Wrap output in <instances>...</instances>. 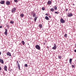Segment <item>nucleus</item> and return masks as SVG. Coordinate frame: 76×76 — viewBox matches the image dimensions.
<instances>
[{
	"label": "nucleus",
	"instance_id": "obj_1",
	"mask_svg": "<svg viewBox=\"0 0 76 76\" xmlns=\"http://www.w3.org/2000/svg\"><path fill=\"white\" fill-rule=\"evenodd\" d=\"M16 8L15 7H14L11 10V12L12 13H14L16 12Z\"/></svg>",
	"mask_w": 76,
	"mask_h": 76
},
{
	"label": "nucleus",
	"instance_id": "obj_2",
	"mask_svg": "<svg viewBox=\"0 0 76 76\" xmlns=\"http://www.w3.org/2000/svg\"><path fill=\"white\" fill-rule=\"evenodd\" d=\"M35 48L36 49H37V50H40L41 49V47H40V46H39V45H37L35 46Z\"/></svg>",
	"mask_w": 76,
	"mask_h": 76
},
{
	"label": "nucleus",
	"instance_id": "obj_3",
	"mask_svg": "<svg viewBox=\"0 0 76 76\" xmlns=\"http://www.w3.org/2000/svg\"><path fill=\"white\" fill-rule=\"evenodd\" d=\"M57 48V45H56V44L55 43L54 44V47L52 48V49L53 50H56Z\"/></svg>",
	"mask_w": 76,
	"mask_h": 76
},
{
	"label": "nucleus",
	"instance_id": "obj_4",
	"mask_svg": "<svg viewBox=\"0 0 76 76\" xmlns=\"http://www.w3.org/2000/svg\"><path fill=\"white\" fill-rule=\"evenodd\" d=\"M17 66L18 67V69L19 70H20V64H19V62H18V61H17Z\"/></svg>",
	"mask_w": 76,
	"mask_h": 76
},
{
	"label": "nucleus",
	"instance_id": "obj_5",
	"mask_svg": "<svg viewBox=\"0 0 76 76\" xmlns=\"http://www.w3.org/2000/svg\"><path fill=\"white\" fill-rule=\"evenodd\" d=\"M60 22L61 23H65V21L64 20H63V18H61L60 20Z\"/></svg>",
	"mask_w": 76,
	"mask_h": 76
},
{
	"label": "nucleus",
	"instance_id": "obj_6",
	"mask_svg": "<svg viewBox=\"0 0 76 76\" xmlns=\"http://www.w3.org/2000/svg\"><path fill=\"white\" fill-rule=\"evenodd\" d=\"M73 16V14L72 13H69L68 14V17H72V16Z\"/></svg>",
	"mask_w": 76,
	"mask_h": 76
},
{
	"label": "nucleus",
	"instance_id": "obj_7",
	"mask_svg": "<svg viewBox=\"0 0 76 76\" xmlns=\"http://www.w3.org/2000/svg\"><path fill=\"white\" fill-rule=\"evenodd\" d=\"M7 56H10V57H11L12 55H11V53H10L9 52H8L7 53Z\"/></svg>",
	"mask_w": 76,
	"mask_h": 76
},
{
	"label": "nucleus",
	"instance_id": "obj_8",
	"mask_svg": "<svg viewBox=\"0 0 76 76\" xmlns=\"http://www.w3.org/2000/svg\"><path fill=\"white\" fill-rule=\"evenodd\" d=\"M10 3V2L9 1H8L6 2V4L7 6H9Z\"/></svg>",
	"mask_w": 76,
	"mask_h": 76
},
{
	"label": "nucleus",
	"instance_id": "obj_9",
	"mask_svg": "<svg viewBox=\"0 0 76 76\" xmlns=\"http://www.w3.org/2000/svg\"><path fill=\"white\" fill-rule=\"evenodd\" d=\"M4 34L5 35H7V29H5V31L4 33Z\"/></svg>",
	"mask_w": 76,
	"mask_h": 76
},
{
	"label": "nucleus",
	"instance_id": "obj_10",
	"mask_svg": "<svg viewBox=\"0 0 76 76\" xmlns=\"http://www.w3.org/2000/svg\"><path fill=\"white\" fill-rule=\"evenodd\" d=\"M5 2V1L1 0V1H0V3L1 4H3Z\"/></svg>",
	"mask_w": 76,
	"mask_h": 76
},
{
	"label": "nucleus",
	"instance_id": "obj_11",
	"mask_svg": "<svg viewBox=\"0 0 76 76\" xmlns=\"http://www.w3.org/2000/svg\"><path fill=\"white\" fill-rule=\"evenodd\" d=\"M51 4V1H49V0L48 1L47 3V4L48 5H50Z\"/></svg>",
	"mask_w": 76,
	"mask_h": 76
},
{
	"label": "nucleus",
	"instance_id": "obj_12",
	"mask_svg": "<svg viewBox=\"0 0 76 76\" xmlns=\"http://www.w3.org/2000/svg\"><path fill=\"white\" fill-rule=\"evenodd\" d=\"M7 66H6V65H5L4 66V70H5V71H7Z\"/></svg>",
	"mask_w": 76,
	"mask_h": 76
},
{
	"label": "nucleus",
	"instance_id": "obj_13",
	"mask_svg": "<svg viewBox=\"0 0 76 76\" xmlns=\"http://www.w3.org/2000/svg\"><path fill=\"white\" fill-rule=\"evenodd\" d=\"M0 63H1L2 64H3L4 63V61L2 59H0Z\"/></svg>",
	"mask_w": 76,
	"mask_h": 76
},
{
	"label": "nucleus",
	"instance_id": "obj_14",
	"mask_svg": "<svg viewBox=\"0 0 76 76\" xmlns=\"http://www.w3.org/2000/svg\"><path fill=\"white\" fill-rule=\"evenodd\" d=\"M72 59L70 58V59H69V64H70L71 65H72Z\"/></svg>",
	"mask_w": 76,
	"mask_h": 76
},
{
	"label": "nucleus",
	"instance_id": "obj_15",
	"mask_svg": "<svg viewBox=\"0 0 76 76\" xmlns=\"http://www.w3.org/2000/svg\"><path fill=\"white\" fill-rule=\"evenodd\" d=\"M45 19L46 20H49V18L47 16H46L45 17Z\"/></svg>",
	"mask_w": 76,
	"mask_h": 76
},
{
	"label": "nucleus",
	"instance_id": "obj_16",
	"mask_svg": "<svg viewBox=\"0 0 76 76\" xmlns=\"http://www.w3.org/2000/svg\"><path fill=\"white\" fill-rule=\"evenodd\" d=\"M20 16L21 18H23L24 17V14H21L20 15Z\"/></svg>",
	"mask_w": 76,
	"mask_h": 76
},
{
	"label": "nucleus",
	"instance_id": "obj_17",
	"mask_svg": "<svg viewBox=\"0 0 76 76\" xmlns=\"http://www.w3.org/2000/svg\"><path fill=\"white\" fill-rule=\"evenodd\" d=\"M37 18H38V17L37 16L35 17L34 18V21L36 22V20H37Z\"/></svg>",
	"mask_w": 76,
	"mask_h": 76
},
{
	"label": "nucleus",
	"instance_id": "obj_18",
	"mask_svg": "<svg viewBox=\"0 0 76 76\" xmlns=\"http://www.w3.org/2000/svg\"><path fill=\"white\" fill-rule=\"evenodd\" d=\"M35 16H36V14L35 13H33L32 17H35Z\"/></svg>",
	"mask_w": 76,
	"mask_h": 76
},
{
	"label": "nucleus",
	"instance_id": "obj_19",
	"mask_svg": "<svg viewBox=\"0 0 76 76\" xmlns=\"http://www.w3.org/2000/svg\"><path fill=\"white\" fill-rule=\"evenodd\" d=\"M53 8L55 9V10H57V7H56V6H55L54 7H53Z\"/></svg>",
	"mask_w": 76,
	"mask_h": 76
},
{
	"label": "nucleus",
	"instance_id": "obj_20",
	"mask_svg": "<svg viewBox=\"0 0 76 76\" xmlns=\"http://www.w3.org/2000/svg\"><path fill=\"white\" fill-rule=\"evenodd\" d=\"M50 11L51 12H54V9L52 8L50 9Z\"/></svg>",
	"mask_w": 76,
	"mask_h": 76
},
{
	"label": "nucleus",
	"instance_id": "obj_21",
	"mask_svg": "<svg viewBox=\"0 0 76 76\" xmlns=\"http://www.w3.org/2000/svg\"><path fill=\"white\" fill-rule=\"evenodd\" d=\"M39 26L40 28V29H41L42 28V24H40L39 25Z\"/></svg>",
	"mask_w": 76,
	"mask_h": 76
},
{
	"label": "nucleus",
	"instance_id": "obj_22",
	"mask_svg": "<svg viewBox=\"0 0 76 76\" xmlns=\"http://www.w3.org/2000/svg\"><path fill=\"white\" fill-rule=\"evenodd\" d=\"M21 42L22 43V44H23V45H24L25 44V42H24V41H23Z\"/></svg>",
	"mask_w": 76,
	"mask_h": 76
},
{
	"label": "nucleus",
	"instance_id": "obj_23",
	"mask_svg": "<svg viewBox=\"0 0 76 76\" xmlns=\"http://www.w3.org/2000/svg\"><path fill=\"white\" fill-rule=\"evenodd\" d=\"M10 23H11V24H13L14 23V22H13V21H10Z\"/></svg>",
	"mask_w": 76,
	"mask_h": 76
},
{
	"label": "nucleus",
	"instance_id": "obj_24",
	"mask_svg": "<svg viewBox=\"0 0 76 76\" xmlns=\"http://www.w3.org/2000/svg\"><path fill=\"white\" fill-rule=\"evenodd\" d=\"M58 58H59L60 59H61V56H58Z\"/></svg>",
	"mask_w": 76,
	"mask_h": 76
},
{
	"label": "nucleus",
	"instance_id": "obj_25",
	"mask_svg": "<svg viewBox=\"0 0 76 76\" xmlns=\"http://www.w3.org/2000/svg\"><path fill=\"white\" fill-rule=\"evenodd\" d=\"M67 37V34H65L64 35V37H66H66Z\"/></svg>",
	"mask_w": 76,
	"mask_h": 76
},
{
	"label": "nucleus",
	"instance_id": "obj_26",
	"mask_svg": "<svg viewBox=\"0 0 76 76\" xmlns=\"http://www.w3.org/2000/svg\"><path fill=\"white\" fill-rule=\"evenodd\" d=\"M24 66L26 67H27L28 66V65H27V64H25V65H24Z\"/></svg>",
	"mask_w": 76,
	"mask_h": 76
},
{
	"label": "nucleus",
	"instance_id": "obj_27",
	"mask_svg": "<svg viewBox=\"0 0 76 76\" xmlns=\"http://www.w3.org/2000/svg\"><path fill=\"white\" fill-rule=\"evenodd\" d=\"M42 10H45V9L43 7H42Z\"/></svg>",
	"mask_w": 76,
	"mask_h": 76
},
{
	"label": "nucleus",
	"instance_id": "obj_28",
	"mask_svg": "<svg viewBox=\"0 0 76 76\" xmlns=\"http://www.w3.org/2000/svg\"><path fill=\"white\" fill-rule=\"evenodd\" d=\"M14 1L15 2V3H16L17 2H18V0H14Z\"/></svg>",
	"mask_w": 76,
	"mask_h": 76
},
{
	"label": "nucleus",
	"instance_id": "obj_29",
	"mask_svg": "<svg viewBox=\"0 0 76 76\" xmlns=\"http://www.w3.org/2000/svg\"><path fill=\"white\" fill-rule=\"evenodd\" d=\"M55 13H56V14H58L59 13L58 12H55Z\"/></svg>",
	"mask_w": 76,
	"mask_h": 76
},
{
	"label": "nucleus",
	"instance_id": "obj_30",
	"mask_svg": "<svg viewBox=\"0 0 76 76\" xmlns=\"http://www.w3.org/2000/svg\"><path fill=\"white\" fill-rule=\"evenodd\" d=\"M72 68H74V67H75V66H74V65H72Z\"/></svg>",
	"mask_w": 76,
	"mask_h": 76
},
{
	"label": "nucleus",
	"instance_id": "obj_31",
	"mask_svg": "<svg viewBox=\"0 0 76 76\" xmlns=\"http://www.w3.org/2000/svg\"><path fill=\"white\" fill-rule=\"evenodd\" d=\"M7 27L8 28H9V25H7Z\"/></svg>",
	"mask_w": 76,
	"mask_h": 76
},
{
	"label": "nucleus",
	"instance_id": "obj_32",
	"mask_svg": "<svg viewBox=\"0 0 76 76\" xmlns=\"http://www.w3.org/2000/svg\"><path fill=\"white\" fill-rule=\"evenodd\" d=\"M67 10H68V9H66L65 11L66 12H67Z\"/></svg>",
	"mask_w": 76,
	"mask_h": 76
},
{
	"label": "nucleus",
	"instance_id": "obj_33",
	"mask_svg": "<svg viewBox=\"0 0 76 76\" xmlns=\"http://www.w3.org/2000/svg\"><path fill=\"white\" fill-rule=\"evenodd\" d=\"M45 15L46 16H48V14L47 13H46Z\"/></svg>",
	"mask_w": 76,
	"mask_h": 76
},
{
	"label": "nucleus",
	"instance_id": "obj_34",
	"mask_svg": "<svg viewBox=\"0 0 76 76\" xmlns=\"http://www.w3.org/2000/svg\"><path fill=\"white\" fill-rule=\"evenodd\" d=\"M0 28H2V26H0Z\"/></svg>",
	"mask_w": 76,
	"mask_h": 76
},
{
	"label": "nucleus",
	"instance_id": "obj_35",
	"mask_svg": "<svg viewBox=\"0 0 76 76\" xmlns=\"http://www.w3.org/2000/svg\"><path fill=\"white\" fill-rule=\"evenodd\" d=\"M74 52H75V53H76V50L75 49L74 50Z\"/></svg>",
	"mask_w": 76,
	"mask_h": 76
},
{
	"label": "nucleus",
	"instance_id": "obj_36",
	"mask_svg": "<svg viewBox=\"0 0 76 76\" xmlns=\"http://www.w3.org/2000/svg\"><path fill=\"white\" fill-rule=\"evenodd\" d=\"M0 70H1V68L0 67Z\"/></svg>",
	"mask_w": 76,
	"mask_h": 76
},
{
	"label": "nucleus",
	"instance_id": "obj_37",
	"mask_svg": "<svg viewBox=\"0 0 76 76\" xmlns=\"http://www.w3.org/2000/svg\"><path fill=\"white\" fill-rule=\"evenodd\" d=\"M49 18H51V16H49Z\"/></svg>",
	"mask_w": 76,
	"mask_h": 76
},
{
	"label": "nucleus",
	"instance_id": "obj_38",
	"mask_svg": "<svg viewBox=\"0 0 76 76\" xmlns=\"http://www.w3.org/2000/svg\"><path fill=\"white\" fill-rule=\"evenodd\" d=\"M10 72L12 71V69H11L10 70Z\"/></svg>",
	"mask_w": 76,
	"mask_h": 76
},
{
	"label": "nucleus",
	"instance_id": "obj_39",
	"mask_svg": "<svg viewBox=\"0 0 76 76\" xmlns=\"http://www.w3.org/2000/svg\"><path fill=\"white\" fill-rule=\"evenodd\" d=\"M1 52H0V55H1Z\"/></svg>",
	"mask_w": 76,
	"mask_h": 76
},
{
	"label": "nucleus",
	"instance_id": "obj_40",
	"mask_svg": "<svg viewBox=\"0 0 76 76\" xmlns=\"http://www.w3.org/2000/svg\"><path fill=\"white\" fill-rule=\"evenodd\" d=\"M75 47H76V44H75Z\"/></svg>",
	"mask_w": 76,
	"mask_h": 76
},
{
	"label": "nucleus",
	"instance_id": "obj_41",
	"mask_svg": "<svg viewBox=\"0 0 76 76\" xmlns=\"http://www.w3.org/2000/svg\"><path fill=\"white\" fill-rule=\"evenodd\" d=\"M73 6H75V4H73Z\"/></svg>",
	"mask_w": 76,
	"mask_h": 76
},
{
	"label": "nucleus",
	"instance_id": "obj_42",
	"mask_svg": "<svg viewBox=\"0 0 76 76\" xmlns=\"http://www.w3.org/2000/svg\"><path fill=\"white\" fill-rule=\"evenodd\" d=\"M28 45H29V43L28 44Z\"/></svg>",
	"mask_w": 76,
	"mask_h": 76
}]
</instances>
